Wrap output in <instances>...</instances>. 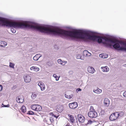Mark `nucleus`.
Wrapping results in <instances>:
<instances>
[{
  "label": "nucleus",
  "mask_w": 126,
  "mask_h": 126,
  "mask_svg": "<svg viewBox=\"0 0 126 126\" xmlns=\"http://www.w3.org/2000/svg\"><path fill=\"white\" fill-rule=\"evenodd\" d=\"M94 111V110L93 109V108L92 106H91L90 107V111Z\"/></svg>",
  "instance_id": "obj_34"
},
{
  "label": "nucleus",
  "mask_w": 126,
  "mask_h": 126,
  "mask_svg": "<svg viewBox=\"0 0 126 126\" xmlns=\"http://www.w3.org/2000/svg\"><path fill=\"white\" fill-rule=\"evenodd\" d=\"M92 122L91 120L88 121V122L85 125H87L90 124H91L92 123Z\"/></svg>",
  "instance_id": "obj_32"
},
{
  "label": "nucleus",
  "mask_w": 126,
  "mask_h": 126,
  "mask_svg": "<svg viewBox=\"0 0 126 126\" xmlns=\"http://www.w3.org/2000/svg\"><path fill=\"white\" fill-rule=\"evenodd\" d=\"M123 95L124 97H126V91H125L123 93Z\"/></svg>",
  "instance_id": "obj_35"
},
{
  "label": "nucleus",
  "mask_w": 126,
  "mask_h": 126,
  "mask_svg": "<svg viewBox=\"0 0 126 126\" xmlns=\"http://www.w3.org/2000/svg\"><path fill=\"white\" fill-rule=\"evenodd\" d=\"M97 33L88 30L66 31L55 26H51V34L60 35L66 38L79 39L84 41L88 40L97 41L99 43H102L107 47L112 46L117 50L126 51V43L114 39L104 38L94 35Z\"/></svg>",
  "instance_id": "obj_1"
},
{
  "label": "nucleus",
  "mask_w": 126,
  "mask_h": 126,
  "mask_svg": "<svg viewBox=\"0 0 126 126\" xmlns=\"http://www.w3.org/2000/svg\"><path fill=\"white\" fill-rule=\"evenodd\" d=\"M81 89L79 88H78L76 89V92L78 93L79 91H81Z\"/></svg>",
  "instance_id": "obj_33"
},
{
  "label": "nucleus",
  "mask_w": 126,
  "mask_h": 126,
  "mask_svg": "<svg viewBox=\"0 0 126 126\" xmlns=\"http://www.w3.org/2000/svg\"><path fill=\"white\" fill-rule=\"evenodd\" d=\"M88 116L90 118H95L97 116V113L95 111H89L88 113Z\"/></svg>",
  "instance_id": "obj_3"
},
{
  "label": "nucleus",
  "mask_w": 126,
  "mask_h": 126,
  "mask_svg": "<svg viewBox=\"0 0 126 126\" xmlns=\"http://www.w3.org/2000/svg\"><path fill=\"white\" fill-rule=\"evenodd\" d=\"M50 120L51 121V122H52V121H53V119L52 118H51L50 119Z\"/></svg>",
  "instance_id": "obj_38"
},
{
  "label": "nucleus",
  "mask_w": 126,
  "mask_h": 126,
  "mask_svg": "<svg viewBox=\"0 0 126 126\" xmlns=\"http://www.w3.org/2000/svg\"><path fill=\"white\" fill-rule=\"evenodd\" d=\"M79 121L80 123H83L85 121V118L84 116L80 114L77 116Z\"/></svg>",
  "instance_id": "obj_4"
},
{
  "label": "nucleus",
  "mask_w": 126,
  "mask_h": 126,
  "mask_svg": "<svg viewBox=\"0 0 126 126\" xmlns=\"http://www.w3.org/2000/svg\"><path fill=\"white\" fill-rule=\"evenodd\" d=\"M87 71L90 73L93 74L95 71L94 69L92 67L89 66L87 68Z\"/></svg>",
  "instance_id": "obj_12"
},
{
  "label": "nucleus",
  "mask_w": 126,
  "mask_h": 126,
  "mask_svg": "<svg viewBox=\"0 0 126 126\" xmlns=\"http://www.w3.org/2000/svg\"><path fill=\"white\" fill-rule=\"evenodd\" d=\"M110 103V101L109 99L106 98L104 100V104L106 106H109Z\"/></svg>",
  "instance_id": "obj_15"
},
{
  "label": "nucleus",
  "mask_w": 126,
  "mask_h": 126,
  "mask_svg": "<svg viewBox=\"0 0 126 126\" xmlns=\"http://www.w3.org/2000/svg\"><path fill=\"white\" fill-rule=\"evenodd\" d=\"M101 68L102 69V71L104 72H108L109 70V68L107 66L102 67H101Z\"/></svg>",
  "instance_id": "obj_13"
},
{
  "label": "nucleus",
  "mask_w": 126,
  "mask_h": 126,
  "mask_svg": "<svg viewBox=\"0 0 126 126\" xmlns=\"http://www.w3.org/2000/svg\"><path fill=\"white\" fill-rule=\"evenodd\" d=\"M39 93V92L38 91L32 93L31 96L32 98L33 99H34L36 97L37 94Z\"/></svg>",
  "instance_id": "obj_16"
},
{
  "label": "nucleus",
  "mask_w": 126,
  "mask_h": 126,
  "mask_svg": "<svg viewBox=\"0 0 126 126\" xmlns=\"http://www.w3.org/2000/svg\"><path fill=\"white\" fill-rule=\"evenodd\" d=\"M21 110L22 112L25 113L26 111V108L25 106H23L21 107Z\"/></svg>",
  "instance_id": "obj_24"
},
{
  "label": "nucleus",
  "mask_w": 126,
  "mask_h": 126,
  "mask_svg": "<svg viewBox=\"0 0 126 126\" xmlns=\"http://www.w3.org/2000/svg\"><path fill=\"white\" fill-rule=\"evenodd\" d=\"M73 73V71H70L69 72V73L70 74H72Z\"/></svg>",
  "instance_id": "obj_39"
},
{
  "label": "nucleus",
  "mask_w": 126,
  "mask_h": 126,
  "mask_svg": "<svg viewBox=\"0 0 126 126\" xmlns=\"http://www.w3.org/2000/svg\"><path fill=\"white\" fill-rule=\"evenodd\" d=\"M88 53L89 54L88 55L89 56H90L91 55V54L87 50H84L83 51V54L84 56H88Z\"/></svg>",
  "instance_id": "obj_23"
},
{
  "label": "nucleus",
  "mask_w": 126,
  "mask_h": 126,
  "mask_svg": "<svg viewBox=\"0 0 126 126\" xmlns=\"http://www.w3.org/2000/svg\"><path fill=\"white\" fill-rule=\"evenodd\" d=\"M76 57L77 59H80L81 60H83L84 58L82 57L81 55L80 54H78L76 55Z\"/></svg>",
  "instance_id": "obj_26"
},
{
  "label": "nucleus",
  "mask_w": 126,
  "mask_h": 126,
  "mask_svg": "<svg viewBox=\"0 0 126 126\" xmlns=\"http://www.w3.org/2000/svg\"><path fill=\"white\" fill-rule=\"evenodd\" d=\"M31 108L32 110L36 111H40L42 109L41 106L37 104H34L31 106Z\"/></svg>",
  "instance_id": "obj_2"
},
{
  "label": "nucleus",
  "mask_w": 126,
  "mask_h": 126,
  "mask_svg": "<svg viewBox=\"0 0 126 126\" xmlns=\"http://www.w3.org/2000/svg\"><path fill=\"white\" fill-rule=\"evenodd\" d=\"M65 96L66 98L70 99L71 98L73 97V95L72 94H71L70 95H68L66 94H65Z\"/></svg>",
  "instance_id": "obj_25"
},
{
  "label": "nucleus",
  "mask_w": 126,
  "mask_h": 126,
  "mask_svg": "<svg viewBox=\"0 0 126 126\" xmlns=\"http://www.w3.org/2000/svg\"><path fill=\"white\" fill-rule=\"evenodd\" d=\"M25 81L26 82L29 83L31 80V77L29 75H27L24 77Z\"/></svg>",
  "instance_id": "obj_11"
},
{
  "label": "nucleus",
  "mask_w": 126,
  "mask_h": 126,
  "mask_svg": "<svg viewBox=\"0 0 126 126\" xmlns=\"http://www.w3.org/2000/svg\"><path fill=\"white\" fill-rule=\"evenodd\" d=\"M78 106V103L76 102L69 103V108L71 109H74L77 108Z\"/></svg>",
  "instance_id": "obj_6"
},
{
  "label": "nucleus",
  "mask_w": 126,
  "mask_h": 126,
  "mask_svg": "<svg viewBox=\"0 0 126 126\" xmlns=\"http://www.w3.org/2000/svg\"><path fill=\"white\" fill-rule=\"evenodd\" d=\"M63 109V106L61 105H59L56 107V110L57 111L59 112H61L62 111Z\"/></svg>",
  "instance_id": "obj_9"
},
{
  "label": "nucleus",
  "mask_w": 126,
  "mask_h": 126,
  "mask_svg": "<svg viewBox=\"0 0 126 126\" xmlns=\"http://www.w3.org/2000/svg\"><path fill=\"white\" fill-rule=\"evenodd\" d=\"M53 116L54 117L56 118H57L58 117H59V115L56 116L55 115L53 114Z\"/></svg>",
  "instance_id": "obj_36"
},
{
  "label": "nucleus",
  "mask_w": 126,
  "mask_h": 126,
  "mask_svg": "<svg viewBox=\"0 0 126 126\" xmlns=\"http://www.w3.org/2000/svg\"><path fill=\"white\" fill-rule=\"evenodd\" d=\"M28 114L30 115H33L34 114V112L32 111H28Z\"/></svg>",
  "instance_id": "obj_30"
},
{
  "label": "nucleus",
  "mask_w": 126,
  "mask_h": 126,
  "mask_svg": "<svg viewBox=\"0 0 126 126\" xmlns=\"http://www.w3.org/2000/svg\"><path fill=\"white\" fill-rule=\"evenodd\" d=\"M42 56V55L40 54H37L33 57V60L34 61H37Z\"/></svg>",
  "instance_id": "obj_14"
},
{
  "label": "nucleus",
  "mask_w": 126,
  "mask_h": 126,
  "mask_svg": "<svg viewBox=\"0 0 126 126\" xmlns=\"http://www.w3.org/2000/svg\"><path fill=\"white\" fill-rule=\"evenodd\" d=\"M116 114V116H117V118H120L123 116L124 115V113L123 112L118 111L115 112Z\"/></svg>",
  "instance_id": "obj_10"
},
{
  "label": "nucleus",
  "mask_w": 126,
  "mask_h": 126,
  "mask_svg": "<svg viewBox=\"0 0 126 126\" xmlns=\"http://www.w3.org/2000/svg\"><path fill=\"white\" fill-rule=\"evenodd\" d=\"M30 69L31 70H32L36 72L39 70V68L38 67L36 66H32L31 68Z\"/></svg>",
  "instance_id": "obj_21"
},
{
  "label": "nucleus",
  "mask_w": 126,
  "mask_h": 126,
  "mask_svg": "<svg viewBox=\"0 0 126 126\" xmlns=\"http://www.w3.org/2000/svg\"><path fill=\"white\" fill-rule=\"evenodd\" d=\"M99 56L100 57L103 58H107L108 57V54H106L103 53L99 55Z\"/></svg>",
  "instance_id": "obj_19"
},
{
  "label": "nucleus",
  "mask_w": 126,
  "mask_h": 126,
  "mask_svg": "<svg viewBox=\"0 0 126 126\" xmlns=\"http://www.w3.org/2000/svg\"><path fill=\"white\" fill-rule=\"evenodd\" d=\"M102 90L99 89L98 88L96 90L94 89L93 90V92L97 94H100L102 92Z\"/></svg>",
  "instance_id": "obj_17"
},
{
  "label": "nucleus",
  "mask_w": 126,
  "mask_h": 126,
  "mask_svg": "<svg viewBox=\"0 0 126 126\" xmlns=\"http://www.w3.org/2000/svg\"><path fill=\"white\" fill-rule=\"evenodd\" d=\"M7 45V43L5 42L1 41L0 42V46L2 47H4Z\"/></svg>",
  "instance_id": "obj_20"
},
{
  "label": "nucleus",
  "mask_w": 126,
  "mask_h": 126,
  "mask_svg": "<svg viewBox=\"0 0 126 126\" xmlns=\"http://www.w3.org/2000/svg\"><path fill=\"white\" fill-rule=\"evenodd\" d=\"M116 113L115 112L110 115L109 117L110 119V121H114L117 118V116H116Z\"/></svg>",
  "instance_id": "obj_7"
},
{
  "label": "nucleus",
  "mask_w": 126,
  "mask_h": 126,
  "mask_svg": "<svg viewBox=\"0 0 126 126\" xmlns=\"http://www.w3.org/2000/svg\"><path fill=\"white\" fill-rule=\"evenodd\" d=\"M0 87L1 88V90H2L3 89V86L2 85H1L0 84Z\"/></svg>",
  "instance_id": "obj_37"
},
{
  "label": "nucleus",
  "mask_w": 126,
  "mask_h": 126,
  "mask_svg": "<svg viewBox=\"0 0 126 126\" xmlns=\"http://www.w3.org/2000/svg\"><path fill=\"white\" fill-rule=\"evenodd\" d=\"M14 65L15 64L14 63H10L9 66L10 67L14 69Z\"/></svg>",
  "instance_id": "obj_27"
},
{
  "label": "nucleus",
  "mask_w": 126,
  "mask_h": 126,
  "mask_svg": "<svg viewBox=\"0 0 126 126\" xmlns=\"http://www.w3.org/2000/svg\"><path fill=\"white\" fill-rule=\"evenodd\" d=\"M68 116L70 118L69 120L72 123H73L74 121V117L73 116L70 114H69Z\"/></svg>",
  "instance_id": "obj_22"
},
{
  "label": "nucleus",
  "mask_w": 126,
  "mask_h": 126,
  "mask_svg": "<svg viewBox=\"0 0 126 126\" xmlns=\"http://www.w3.org/2000/svg\"><path fill=\"white\" fill-rule=\"evenodd\" d=\"M2 106L3 107H9L10 106V105L9 104H8L7 105H5L2 104Z\"/></svg>",
  "instance_id": "obj_31"
},
{
  "label": "nucleus",
  "mask_w": 126,
  "mask_h": 126,
  "mask_svg": "<svg viewBox=\"0 0 126 126\" xmlns=\"http://www.w3.org/2000/svg\"><path fill=\"white\" fill-rule=\"evenodd\" d=\"M38 85L40 87L41 91H43L45 90V86L43 82H40L38 83Z\"/></svg>",
  "instance_id": "obj_8"
},
{
  "label": "nucleus",
  "mask_w": 126,
  "mask_h": 126,
  "mask_svg": "<svg viewBox=\"0 0 126 126\" xmlns=\"http://www.w3.org/2000/svg\"><path fill=\"white\" fill-rule=\"evenodd\" d=\"M57 62L59 64L63 65H64L67 63L66 61H62L61 59H58L57 61Z\"/></svg>",
  "instance_id": "obj_18"
},
{
  "label": "nucleus",
  "mask_w": 126,
  "mask_h": 126,
  "mask_svg": "<svg viewBox=\"0 0 126 126\" xmlns=\"http://www.w3.org/2000/svg\"><path fill=\"white\" fill-rule=\"evenodd\" d=\"M11 31L12 32L15 33L16 32V30L14 29L13 28H12L11 29Z\"/></svg>",
  "instance_id": "obj_28"
},
{
  "label": "nucleus",
  "mask_w": 126,
  "mask_h": 126,
  "mask_svg": "<svg viewBox=\"0 0 126 126\" xmlns=\"http://www.w3.org/2000/svg\"><path fill=\"white\" fill-rule=\"evenodd\" d=\"M53 76L54 78H55L56 79V81H58V80H59V78L58 79H57V76L56 75V74H53Z\"/></svg>",
  "instance_id": "obj_29"
},
{
  "label": "nucleus",
  "mask_w": 126,
  "mask_h": 126,
  "mask_svg": "<svg viewBox=\"0 0 126 126\" xmlns=\"http://www.w3.org/2000/svg\"><path fill=\"white\" fill-rule=\"evenodd\" d=\"M16 100L18 103H23L24 101L23 96L22 95H20L17 97L16 98Z\"/></svg>",
  "instance_id": "obj_5"
}]
</instances>
